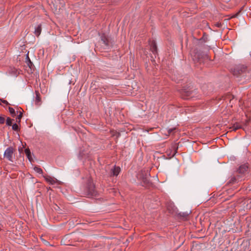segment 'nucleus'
<instances>
[{
  "label": "nucleus",
  "mask_w": 251,
  "mask_h": 251,
  "mask_svg": "<svg viewBox=\"0 0 251 251\" xmlns=\"http://www.w3.org/2000/svg\"><path fill=\"white\" fill-rule=\"evenodd\" d=\"M180 97L184 100H188L193 97L197 94L196 90H192L189 87H183L179 90Z\"/></svg>",
  "instance_id": "nucleus-1"
},
{
  "label": "nucleus",
  "mask_w": 251,
  "mask_h": 251,
  "mask_svg": "<svg viewBox=\"0 0 251 251\" xmlns=\"http://www.w3.org/2000/svg\"><path fill=\"white\" fill-rule=\"evenodd\" d=\"M86 195L88 197L96 196L97 195V192L95 190V185L91 181H89L87 182L86 188Z\"/></svg>",
  "instance_id": "nucleus-2"
},
{
  "label": "nucleus",
  "mask_w": 251,
  "mask_h": 251,
  "mask_svg": "<svg viewBox=\"0 0 251 251\" xmlns=\"http://www.w3.org/2000/svg\"><path fill=\"white\" fill-rule=\"evenodd\" d=\"M16 151L15 148L12 146L9 147L4 152V158H6L9 161L13 162V155Z\"/></svg>",
  "instance_id": "nucleus-3"
},
{
  "label": "nucleus",
  "mask_w": 251,
  "mask_h": 251,
  "mask_svg": "<svg viewBox=\"0 0 251 251\" xmlns=\"http://www.w3.org/2000/svg\"><path fill=\"white\" fill-rule=\"evenodd\" d=\"M247 70V66L244 65L239 64L235 66L231 69V71L234 75L238 76L241 74L246 72Z\"/></svg>",
  "instance_id": "nucleus-4"
},
{
  "label": "nucleus",
  "mask_w": 251,
  "mask_h": 251,
  "mask_svg": "<svg viewBox=\"0 0 251 251\" xmlns=\"http://www.w3.org/2000/svg\"><path fill=\"white\" fill-rule=\"evenodd\" d=\"M248 168L249 167L247 164H244L241 165L237 170V175H240L241 176V178L242 179V175H244L246 173H248Z\"/></svg>",
  "instance_id": "nucleus-5"
},
{
  "label": "nucleus",
  "mask_w": 251,
  "mask_h": 251,
  "mask_svg": "<svg viewBox=\"0 0 251 251\" xmlns=\"http://www.w3.org/2000/svg\"><path fill=\"white\" fill-rule=\"evenodd\" d=\"M100 39L106 47H108L109 46V38L105 33H102L100 35Z\"/></svg>",
  "instance_id": "nucleus-6"
},
{
  "label": "nucleus",
  "mask_w": 251,
  "mask_h": 251,
  "mask_svg": "<svg viewBox=\"0 0 251 251\" xmlns=\"http://www.w3.org/2000/svg\"><path fill=\"white\" fill-rule=\"evenodd\" d=\"M150 50L155 56V54L157 53V48L155 42L153 40L150 42Z\"/></svg>",
  "instance_id": "nucleus-7"
},
{
  "label": "nucleus",
  "mask_w": 251,
  "mask_h": 251,
  "mask_svg": "<svg viewBox=\"0 0 251 251\" xmlns=\"http://www.w3.org/2000/svg\"><path fill=\"white\" fill-rule=\"evenodd\" d=\"M121 171L119 167L115 166L110 171V176H117Z\"/></svg>",
  "instance_id": "nucleus-8"
},
{
  "label": "nucleus",
  "mask_w": 251,
  "mask_h": 251,
  "mask_svg": "<svg viewBox=\"0 0 251 251\" xmlns=\"http://www.w3.org/2000/svg\"><path fill=\"white\" fill-rule=\"evenodd\" d=\"M242 179L241 178V176L238 175H236V176H234L231 178L228 183L230 184H234L235 183L238 182L239 181H241Z\"/></svg>",
  "instance_id": "nucleus-9"
},
{
  "label": "nucleus",
  "mask_w": 251,
  "mask_h": 251,
  "mask_svg": "<svg viewBox=\"0 0 251 251\" xmlns=\"http://www.w3.org/2000/svg\"><path fill=\"white\" fill-rule=\"evenodd\" d=\"M46 180L49 182L50 184H53L55 183L56 182H58V180L57 179L55 178H52L50 177V176H44Z\"/></svg>",
  "instance_id": "nucleus-10"
},
{
  "label": "nucleus",
  "mask_w": 251,
  "mask_h": 251,
  "mask_svg": "<svg viewBox=\"0 0 251 251\" xmlns=\"http://www.w3.org/2000/svg\"><path fill=\"white\" fill-rule=\"evenodd\" d=\"M150 181L147 177H143L141 182L142 185L144 187L149 186L150 185Z\"/></svg>",
  "instance_id": "nucleus-11"
},
{
  "label": "nucleus",
  "mask_w": 251,
  "mask_h": 251,
  "mask_svg": "<svg viewBox=\"0 0 251 251\" xmlns=\"http://www.w3.org/2000/svg\"><path fill=\"white\" fill-rule=\"evenodd\" d=\"M42 30L41 25H39L35 29L34 34L37 37L40 35Z\"/></svg>",
  "instance_id": "nucleus-12"
},
{
  "label": "nucleus",
  "mask_w": 251,
  "mask_h": 251,
  "mask_svg": "<svg viewBox=\"0 0 251 251\" xmlns=\"http://www.w3.org/2000/svg\"><path fill=\"white\" fill-rule=\"evenodd\" d=\"M172 148L174 150V152L172 155H171V154H169V155H171V157H174L175 155V154L176 153L177 151L178 148L177 144L175 143V144L172 145Z\"/></svg>",
  "instance_id": "nucleus-13"
},
{
  "label": "nucleus",
  "mask_w": 251,
  "mask_h": 251,
  "mask_svg": "<svg viewBox=\"0 0 251 251\" xmlns=\"http://www.w3.org/2000/svg\"><path fill=\"white\" fill-rule=\"evenodd\" d=\"M36 98H35V104L39 105V102L41 101L40 94L38 91H35Z\"/></svg>",
  "instance_id": "nucleus-14"
},
{
  "label": "nucleus",
  "mask_w": 251,
  "mask_h": 251,
  "mask_svg": "<svg viewBox=\"0 0 251 251\" xmlns=\"http://www.w3.org/2000/svg\"><path fill=\"white\" fill-rule=\"evenodd\" d=\"M241 128H242V126L239 123H235L231 127H230V128L233 131H236L237 129H239Z\"/></svg>",
  "instance_id": "nucleus-15"
},
{
  "label": "nucleus",
  "mask_w": 251,
  "mask_h": 251,
  "mask_svg": "<svg viewBox=\"0 0 251 251\" xmlns=\"http://www.w3.org/2000/svg\"><path fill=\"white\" fill-rule=\"evenodd\" d=\"M25 152L27 158L29 159V160L30 161H31L32 159L31 152L30 151V150L28 148L25 149Z\"/></svg>",
  "instance_id": "nucleus-16"
},
{
  "label": "nucleus",
  "mask_w": 251,
  "mask_h": 251,
  "mask_svg": "<svg viewBox=\"0 0 251 251\" xmlns=\"http://www.w3.org/2000/svg\"><path fill=\"white\" fill-rule=\"evenodd\" d=\"M189 213L188 212H180L178 215L182 218V219H186L189 215Z\"/></svg>",
  "instance_id": "nucleus-17"
},
{
  "label": "nucleus",
  "mask_w": 251,
  "mask_h": 251,
  "mask_svg": "<svg viewBox=\"0 0 251 251\" xmlns=\"http://www.w3.org/2000/svg\"><path fill=\"white\" fill-rule=\"evenodd\" d=\"M26 59V62L27 63V64L28 66L31 69H32L34 66V64H33V63L30 61V59H29V58L28 55H27Z\"/></svg>",
  "instance_id": "nucleus-18"
},
{
  "label": "nucleus",
  "mask_w": 251,
  "mask_h": 251,
  "mask_svg": "<svg viewBox=\"0 0 251 251\" xmlns=\"http://www.w3.org/2000/svg\"><path fill=\"white\" fill-rule=\"evenodd\" d=\"M13 119H11L10 117H7L6 121V124L8 126H11L12 125V121Z\"/></svg>",
  "instance_id": "nucleus-19"
},
{
  "label": "nucleus",
  "mask_w": 251,
  "mask_h": 251,
  "mask_svg": "<svg viewBox=\"0 0 251 251\" xmlns=\"http://www.w3.org/2000/svg\"><path fill=\"white\" fill-rule=\"evenodd\" d=\"M176 127L168 129V131H168V135H170L172 134H174L176 132Z\"/></svg>",
  "instance_id": "nucleus-20"
},
{
  "label": "nucleus",
  "mask_w": 251,
  "mask_h": 251,
  "mask_svg": "<svg viewBox=\"0 0 251 251\" xmlns=\"http://www.w3.org/2000/svg\"><path fill=\"white\" fill-rule=\"evenodd\" d=\"M34 170L37 172V173H39L40 174H43V170L39 167L35 166L34 167Z\"/></svg>",
  "instance_id": "nucleus-21"
},
{
  "label": "nucleus",
  "mask_w": 251,
  "mask_h": 251,
  "mask_svg": "<svg viewBox=\"0 0 251 251\" xmlns=\"http://www.w3.org/2000/svg\"><path fill=\"white\" fill-rule=\"evenodd\" d=\"M10 114L12 115V117H15L16 116V113L14 108L11 107H9L8 108Z\"/></svg>",
  "instance_id": "nucleus-22"
},
{
  "label": "nucleus",
  "mask_w": 251,
  "mask_h": 251,
  "mask_svg": "<svg viewBox=\"0 0 251 251\" xmlns=\"http://www.w3.org/2000/svg\"><path fill=\"white\" fill-rule=\"evenodd\" d=\"M12 126V129L13 130L16 131H18V130H19L20 128L19 127V126L17 124H14Z\"/></svg>",
  "instance_id": "nucleus-23"
},
{
  "label": "nucleus",
  "mask_w": 251,
  "mask_h": 251,
  "mask_svg": "<svg viewBox=\"0 0 251 251\" xmlns=\"http://www.w3.org/2000/svg\"><path fill=\"white\" fill-rule=\"evenodd\" d=\"M23 117V113L22 112H20L19 115L17 117V122L18 123H20L21 122V118Z\"/></svg>",
  "instance_id": "nucleus-24"
},
{
  "label": "nucleus",
  "mask_w": 251,
  "mask_h": 251,
  "mask_svg": "<svg viewBox=\"0 0 251 251\" xmlns=\"http://www.w3.org/2000/svg\"><path fill=\"white\" fill-rule=\"evenodd\" d=\"M5 122V118L0 116V124H3Z\"/></svg>",
  "instance_id": "nucleus-25"
},
{
  "label": "nucleus",
  "mask_w": 251,
  "mask_h": 251,
  "mask_svg": "<svg viewBox=\"0 0 251 251\" xmlns=\"http://www.w3.org/2000/svg\"><path fill=\"white\" fill-rule=\"evenodd\" d=\"M0 101H1L3 103H4V104H5L6 105H9V104L8 102L7 101H6V100L0 99Z\"/></svg>",
  "instance_id": "nucleus-26"
},
{
  "label": "nucleus",
  "mask_w": 251,
  "mask_h": 251,
  "mask_svg": "<svg viewBox=\"0 0 251 251\" xmlns=\"http://www.w3.org/2000/svg\"><path fill=\"white\" fill-rule=\"evenodd\" d=\"M205 34V33H204L203 37L201 39V40L203 39L204 42H206L207 41V37H205V36H204Z\"/></svg>",
  "instance_id": "nucleus-27"
},
{
  "label": "nucleus",
  "mask_w": 251,
  "mask_h": 251,
  "mask_svg": "<svg viewBox=\"0 0 251 251\" xmlns=\"http://www.w3.org/2000/svg\"><path fill=\"white\" fill-rule=\"evenodd\" d=\"M216 26H218V27H221V24H220V23H217V24H216Z\"/></svg>",
  "instance_id": "nucleus-28"
}]
</instances>
